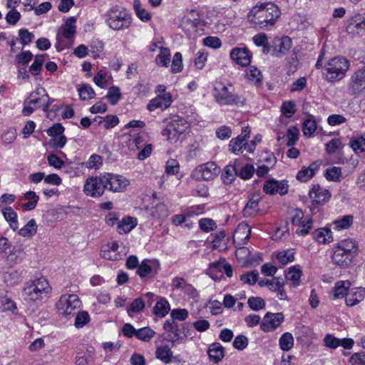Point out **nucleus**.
I'll return each instance as SVG.
<instances>
[{"mask_svg":"<svg viewBox=\"0 0 365 365\" xmlns=\"http://www.w3.org/2000/svg\"><path fill=\"white\" fill-rule=\"evenodd\" d=\"M279 16L280 10L272 2L256 5L248 14L249 21L261 29H269Z\"/></svg>","mask_w":365,"mask_h":365,"instance_id":"f257e3e1","label":"nucleus"},{"mask_svg":"<svg viewBox=\"0 0 365 365\" xmlns=\"http://www.w3.org/2000/svg\"><path fill=\"white\" fill-rule=\"evenodd\" d=\"M357 255V242L353 239H345L333 247L331 261L336 266L346 269L352 265Z\"/></svg>","mask_w":365,"mask_h":365,"instance_id":"f03ea898","label":"nucleus"},{"mask_svg":"<svg viewBox=\"0 0 365 365\" xmlns=\"http://www.w3.org/2000/svg\"><path fill=\"white\" fill-rule=\"evenodd\" d=\"M104 18L108 26L114 31L128 29L132 24L131 15L125 9L117 6L108 9Z\"/></svg>","mask_w":365,"mask_h":365,"instance_id":"7ed1b4c3","label":"nucleus"},{"mask_svg":"<svg viewBox=\"0 0 365 365\" xmlns=\"http://www.w3.org/2000/svg\"><path fill=\"white\" fill-rule=\"evenodd\" d=\"M349 61L344 57L336 56L331 58L325 66L323 75L324 79L334 83L343 79L349 69Z\"/></svg>","mask_w":365,"mask_h":365,"instance_id":"20e7f679","label":"nucleus"},{"mask_svg":"<svg viewBox=\"0 0 365 365\" xmlns=\"http://www.w3.org/2000/svg\"><path fill=\"white\" fill-rule=\"evenodd\" d=\"M76 23L75 17H69L58 30L56 47L58 51L69 48L73 44L76 33Z\"/></svg>","mask_w":365,"mask_h":365,"instance_id":"39448f33","label":"nucleus"},{"mask_svg":"<svg viewBox=\"0 0 365 365\" xmlns=\"http://www.w3.org/2000/svg\"><path fill=\"white\" fill-rule=\"evenodd\" d=\"M212 96L220 106L237 105L240 102V96L234 93L231 84L227 86L222 82L216 83L213 87Z\"/></svg>","mask_w":365,"mask_h":365,"instance_id":"423d86ee","label":"nucleus"},{"mask_svg":"<svg viewBox=\"0 0 365 365\" xmlns=\"http://www.w3.org/2000/svg\"><path fill=\"white\" fill-rule=\"evenodd\" d=\"M188 128L189 124L187 120L180 116H174L162 131V135L170 143H175Z\"/></svg>","mask_w":365,"mask_h":365,"instance_id":"0eeeda50","label":"nucleus"},{"mask_svg":"<svg viewBox=\"0 0 365 365\" xmlns=\"http://www.w3.org/2000/svg\"><path fill=\"white\" fill-rule=\"evenodd\" d=\"M51 291V287L44 277H40L33 281L24 288L26 295L33 301L47 297Z\"/></svg>","mask_w":365,"mask_h":365,"instance_id":"6e6552de","label":"nucleus"},{"mask_svg":"<svg viewBox=\"0 0 365 365\" xmlns=\"http://www.w3.org/2000/svg\"><path fill=\"white\" fill-rule=\"evenodd\" d=\"M81 304L76 294H65L60 297L56 307L58 314L68 317L75 314L76 310L80 308Z\"/></svg>","mask_w":365,"mask_h":365,"instance_id":"1a4fd4ad","label":"nucleus"},{"mask_svg":"<svg viewBox=\"0 0 365 365\" xmlns=\"http://www.w3.org/2000/svg\"><path fill=\"white\" fill-rule=\"evenodd\" d=\"M220 173V168L212 162H208L195 168L191 174L196 181H211Z\"/></svg>","mask_w":365,"mask_h":365,"instance_id":"9d476101","label":"nucleus"},{"mask_svg":"<svg viewBox=\"0 0 365 365\" xmlns=\"http://www.w3.org/2000/svg\"><path fill=\"white\" fill-rule=\"evenodd\" d=\"M53 99L51 98L46 89L43 87H38L31 92L26 98V103L33 104L37 109L42 108L43 111H48Z\"/></svg>","mask_w":365,"mask_h":365,"instance_id":"9b49d317","label":"nucleus"},{"mask_svg":"<svg viewBox=\"0 0 365 365\" xmlns=\"http://www.w3.org/2000/svg\"><path fill=\"white\" fill-rule=\"evenodd\" d=\"M291 214L292 225L298 227L297 233L300 235H307L312 227V218L304 217V212L299 208L294 209Z\"/></svg>","mask_w":365,"mask_h":365,"instance_id":"f8f14e48","label":"nucleus"},{"mask_svg":"<svg viewBox=\"0 0 365 365\" xmlns=\"http://www.w3.org/2000/svg\"><path fill=\"white\" fill-rule=\"evenodd\" d=\"M348 92L356 95L365 91V66L358 68L351 75L347 85Z\"/></svg>","mask_w":365,"mask_h":365,"instance_id":"ddd939ff","label":"nucleus"},{"mask_svg":"<svg viewBox=\"0 0 365 365\" xmlns=\"http://www.w3.org/2000/svg\"><path fill=\"white\" fill-rule=\"evenodd\" d=\"M284 319V317L282 312H267L260 323V328L264 332L272 331L283 322Z\"/></svg>","mask_w":365,"mask_h":365,"instance_id":"4468645a","label":"nucleus"},{"mask_svg":"<svg viewBox=\"0 0 365 365\" xmlns=\"http://www.w3.org/2000/svg\"><path fill=\"white\" fill-rule=\"evenodd\" d=\"M259 287H267L272 292H276L279 300L287 299V294L284 291V283L279 277H274L272 279H262L258 282Z\"/></svg>","mask_w":365,"mask_h":365,"instance_id":"2eb2a0df","label":"nucleus"},{"mask_svg":"<svg viewBox=\"0 0 365 365\" xmlns=\"http://www.w3.org/2000/svg\"><path fill=\"white\" fill-rule=\"evenodd\" d=\"M230 58L237 64L247 66L251 62L252 54L246 47H235L230 51Z\"/></svg>","mask_w":365,"mask_h":365,"instance_id":"dca6fc26","label":"nucleus"},{"mask_svg":"<svg viewBox=\"0 0 365 365\" xmlns=\"http://www.w3.org/2000/svg\"><path fill=\"white\" fill-rule=\"evenodd\" d=\"M309 198L314 204H324L329 201L331 197L329 191L322 187L319 184L314 185L312 189L309 192Z\"/></svg>","mask_w":365,"mask_h":365,"instance_id":"f3484780","label":"nucleus"},{"mask_svg":"<svg viewBox=\"0 0 365 365\" xmlns=\"http://www.w3.org/2000/svg\"><path fill=\"white\" fill-rule=\"evenodd\" d=\"M172 101V95L170 93H163L150 100L147 106V108L150 111H154L157 108L165 110L170 107Z\"/></svg>","mask_w":365,"mask_h":365,"instance_id":"a211bd4d","label":"nucleus"},{"mask_svg":"<svg viewBox=\"0 0 365 365\" xmlns=\"http://www.w3.org/2000/svg\"><path fill=\"white\" fill-rule=\"evenodd\" d=\"M250 233L251 228L247 223L239 224L233 235V242L236 247L245 245L249 240Z\"/></svg>","mask_w":365,"mask_h":365,"instance_id":"6ab92c4d","label":"nucleus"},{"mask_svg":"<svg viewBox=\"0 0 365 365\" xmlns=\"http://www.w3.org/2000/svg\"><path fill=\"white\" fill-rule=\"evenodd\" d=\"M321 163L319 161L311 163L308 167L302 168L297 175V179L300 182H306L311 180L319 171Z\"/></svg>","mask_w":365,"mask_h":365,"instance_id":"aec40b11","label":"nucleus"},{"mask_svg":"<svg viewBox=\"0 0 365 365\" xmlns=\"http://www.w3.org/2000/svg\"><path fill=\"white\" fill-rule=\"evenodd\" d=\"M346 31L351 34H357L365 30V17L360 14L354 15L348 22Z\"/></svg>","mask_w":365,"mask_h":365,"instance_id":"412c9836","label":"nucleus"},{"mask_svg":"<svg viewBox=\"0 0 365 365\" xmlns=\"http://www.w3.org/2000/svg\"><path fill=\"white\" fill-rule=\"evenodd\" d=\"M292 39L288 36L276 38L273 41V53L276 56L285 54L292 47Z\"/></svg>","mask_w":365,"mask_h":365,"instance_id":"4be33fe9","label":"nucleus"},{"mask_svg":"<svg viewBox=\"0 0 365 365\" xmlns=\"http://www.w3.org/2000/svg\"><path fill=\"white\" fill-rule=\"evenodd\" d=\"M127 139V146L130 150H140L144 144L147 143V135L145 133L138 134H130L129 135H125Z\"/></svg>","mask_w":365,"mask_h":365,"instance_id":"5701e85b","label":"nucleus"},{"mask_svg":"<svg viewBox=\"0 0 365 365\" xmlns=\"http://www.w3.org/2000/svg\"><path fill=\"white\" fill-rule=\"evenodd\" d=\"M365 298V289L362 287L354 288L347 294L346 304L347 306H354Z\"/></svg>","mask_w":365,"mask_h":365,"instance_id":"b1692460","label":"nucleus"},{"mask_svg":"<svg viewBox=\"0 0 365 365\" xmlns=\"http://www.w3.org/2000/svg\"><path fill=\"white\" fill-rule=\"evenodd\" d=\"M118 245L116 242L108 245L103 247L101 250V257L108 260H119L122 258V255L118 252Z\"/></svg>","mask_w":365,"mask_h":365,"instance_id":"393cba45","label":"nucleus"},{"mask_svg":"<svg viewBox=\"0 0 365 365\" xmlns=\"http://www.w3.org/2000/svg\"><path fill=\"white\" fill-rule=\"evenodd\" d=\"M350 286L351 283L348 280L337 282L332 290V299H336L343 298L346 294H348L347 291Z\"/></svg>","mask_w":365,"mask_h":365,"instance_id":"a878e982","label":"nucleus"},{"mask_svg":"<svg viewBox=\"0 0 365 365\" xmlns=\"http://www.w3.org/2000/svg\"><path fill=\"white\" fill-rule=\"evenodd\" d=\"M208 355L213 362L218 363L225 356L223 346L220 343L212 344L208 349Z\"/></svg>","mask_w":365,"mask_h":365,"instance_id":"bb28decb","label":"nucleus"},{"mask_svg":"<svg viewBox=\"0 0 365 365\" xmlns=\"http://www.w3.org/2000/svg\"><path fill=\"white\" fill-rule=\"evenodd\" d=\"M349 145L356 153H365V133L353 136L349 142Z\"/></svg>","mask_w":365,"mask_h":365,"instance_id":"cd10ccee","label":"nucleus"},{"mask_svg":"<svg viewBox=\"0 0 365 365\" xmlns=\"http://www.w3.org/2000/svg\"><path fill=\"white\" fill-rule=\"evenodd\" d=\"M106 188L105 184H84L83 191L87 196L97 197L103 195Z\"/></svg>","mask_w":365,"mask_h":365,"instance_id":"c85d7f7f","label":"nucleus"},{"mask_svg":"<svg viewBox=\"0 0 365 365\" xmlns=\"http://www.w3.org/2000/svg\"><path fill=\"white\" fill-rule=\"evenodd\" d=\"M260 199L261 197L259 194H255L252 196L243 210L244 216L250 217L257 213Z\"/></svg>","mask_w":365,"mask_h":365,"instance_id":"c756f323","label":"nucleus"},{"mask_svg":"<svg viewBox=\"0 0 365 365\" xmlns=\"http://www.w3.org/2000/svg\"><path fill=\"white\" fill-rule=\"evenodd\" d=\"M314 238L321 244H327L332 242L333 237L331 232L328 228H321L313 232Z\"/></svg>","mask_w":365,"mask_h":365,"instance_id":"7c9ffc66","label":"nucleus"},{"mask_svg":"<svg viewBox=\"0 0 365 365\" xmlns=\"http://www.w3.org/2000/svg\"><path fill=\"white\" fill-rule=\"evenodd\" d=\"M31 182H40L44 180V182H60L61 178L56 174H51L45 176L43 173H36L29 175Z\"/></svg>","mask_w":365,"mask_h":365,"instance_id":"2f4dec72","label":"nucleus"},{"mask_svg":"<svg viewBox=\"0 0 365 365\" xmlns=\"http://www.w3.org/2000/svg\"><path fill=\"white\" fill-rule=\"evenodd\" d=\"M1 212L6 220L9 222L10 227L14 231L16 230L19 224L16 212L11 207H5L2 208Z\"/></svg>","mask_w":365,"mask_h":365,"instance_id":"473e14b6","label":"nucleus"},{"mask_svg":"<svg viewBox=\"0 0 365 365\" xmlns=\"http://www.w3.org/2000/svg\"><path fill=\"white\" fill-rule=\"evenodd\" d=\"M111 78V76L108 72L101 70L94 76L93 81L97 86L104 89L108 86Z\"/></svg>","mask_w":365,"mask_h":365,"instance_id":"72a5a7b5","label":"nucleus"},{"mask_svg":"<svg viewBox=\"0 0 365 365\" xmlns=\"http://www.w3.org/2000/svg\"><path fill=\"white\" fill-rule=\"evenodd\" d=\"M247 143L241 138L236 137L232 138L229 143V150L235 154L240 155L245 150Z\"/></svg>","mask_w":365,"mask_h":365,"instance_id":"f704fd0d","label":"nucleus"},{"mask_svg":"<svg viewBox=\"0 0 365 365\" xmlns=\"http://www.w3.org/2000/svg\"><path fill=\"white\" fill-rule=\"evenodd\" d=\"M136 225V220L133 217H128L118 222L117 230L120 234H125L134 228Z\"/></svg>","mask_w":365,"mask_h":365,"instance_id":"c9c22d12","label":"nucleus"},{"mask_svg":"<svg viewBox=\"0 0 365 365\" xmlns=\"http://www.w3.org/2000/svg\"><path fill=\"white\" fill-rule=\"evenodd\" d=\"M171 53L168 48L160 47V53L155 58L156 63L163 67H168L170 63Z\"/></svg>","mask_w":365,"mask_h":365,"instance_id":"e433bc0d","label":"nucleus"},{"mask_svg":"<svg viewBox=\"0 0 365 365\" xmlns=\"http://www.w3.org/2000/svg\"><path fill=\"white\" fill-rule=\"evenodd\" d=\"M302 270L297 267H291L288 269L285 274L287 281H290L294 286H298L300 283Z\"/></svg>","mask_w":365,"mask_h":365,"instance_id":"4c0bfd02","label":"nucleus"},{"mask_svg":"<svg viewBox=\"0 0 365 365\" xmlns=\"http://www.w3.org/2000/svg\"><path fill=\"white\" fill-rule=\"evenodd\" d=\"M133 9L136 16L143 21L147 22L150 20L151 14L145 9L141 4L140 0H135L133 1Z\"/></svg>","mask_w":365,"mask_h":365,"instance_id":"58836bf2","label":"nucleus"},{"mask_svg":"<svg viewBox=\"0 0 365 365\" xmlns=\"http://www.w3.org/2000/svg\"><path fill=\"white\" fill-rule=\"evenodd\" d=\"M156 357L165 364L172 361L173 352L168 346H160L157 348Z\"/></svg>","mask_w":365,"mask_h":365,"instance_id":"ea45409f","label":"nucleus"},{"mask_svg":"<svg viewBox=\"0 0 365 365\" xmlns=\"http://www.w3.org/2000/svg\"><path fill=\"white\" fill-rule=\"evenodd\" d=\"M245 78L253 83L261 82L262 75L260 71L255 66H252L245 70Z\"/></svg>","mask_w":365,"mask_h":365,"instance_id":"a19ab883","label":"nucleus"},{"mask_svg":"<svg viewBox=\"0 0 365 365\" xmlns=\"http://www.w3.org/2000/svg\"><path fill=\"white\" fill-rule=\"evenodd\" d=\"M77 90L80 98L83 101L93 98L96 94L93 88L88 84L79 85Z\"/></svg>","mask_w":365,"mask_h":365,"instance_id":"79ce46f5","label":"nucleus"},{"mask_svg":"<svg viewBox=\"0 0 365 365\" xmlns=\"http://www.w3.org/2000/svg\"><path fill=\"white\" fill-rule=\"evenodd\" d=\"M354 222V217L352 215H345L339 220L334 221L333 225L334 229L339 231L344 229H348L351 226Z\"/></svg>","mask_w":365,"mask_h":365,"instance_id":"37998d69","label":"nucleus"},{"mask_svg":"<svg viewBox=\"0 0 365 365\" xmlns=\"http://www.w3.org/2000/svg\"><path fill=\"white\" fill-rule=\"evenodd\" d=\"M98 182H124L125 178L120 175H115L110 173H105L99 176Z\"/></svg>","mask_w":365,"mask_h":365,"instance_id":"c03bdc74","label":"nucleus"},{"mask_svg":"<svg viewBox=\"0 0 365 365\" xmlns=\"http://www.w3.org/2000/svg\"><path fill=\"white\" fill-rule=\"evenodd\" d=\"M150 212L154 217L158 219L167 217L169 215L168 207L163 203H158L155 206L152 207Z\"/></svg>","mask_w":365,"mask_h":365,"instance_id":"a18cd8bd","label":"nucleus"},{"mask_svg":"<svg viewBox=\"0 0 365 365\" xmlns=\"http://www.w3.org/2000/svg\"><path fill=\"white\" fill-rule=\"evenodd\" d=\"M317 129V123L314 116L309 115L308 118L303 123L302 131L304 135L311 136Z\"/></svg>","mask_w":365,"mask_h":365,"instance_id":"49530a36","label":"nucleus"},{"mask_svg":"<svg viewBox=\"0 0 365 365\" xmlns=\"http://www.w3.org/2000/svg\"><path fill=\"white\" fill-rule=\"evenodd\" d=\"M169 311V303L163 299H161L160 301H158L153 309L154 314L160 317H165Z\"/></svg>","mask_w":365,"mask_h":365,"instance_id":"de8ad7c7","label":"nucleus"},{"mask_svg":"<svg viewBox=\"0 0 365 365\" xmlns=\"http://www.w3.org/2000/svg\"><path fill=\"white\" fill-rule=\"evenodd\" d=\"M324 175L328 181H339L341 177V169L339 167L332 166L328 168Z\"/></svg>","mask_w":365,"mask_h":365,"instance_id":"09e8293b","label":"nucleus"},{"mask_svg":"<svg viewBox=\"0 0 365 365\" xmlns=\"http://www.w3.org/2000/svg\"><path fill=\"white\" fill-rule=\"evenodd\" d=\"M37 225L34 219L30 220L27 224L19 231V234L22 237H31L36 234Z\"/></svg>","mask_w":365,"mask_h":365,"instance_id":"8fccbe9b","label":"nucleus"},{"mask_svg":"<svg viewBox=\"0 0 365 365\" xmlns=\"http://www.w3.org/2000/svg\"><path fill=\"white\" fill-rule=\"evenodd\" d=\"M294 252L293 250H287L279 252L276 257L283 265L292 262L294 260Z\"/></svg>","mask_w":365,"mask_h":365,"instance_id":"3c124183","label":"nucleus"},{"mask_svg":"<svg viewBox=\"0 0 365 365\" xmlns=\"http://www.w3.org/2000/svg\"><path fill=\"white\" fill-rule=\"evenodd\" d=\"M180 26L187 35H190L192 32L195 31L197 21L196 20H192L187 17H184L181 20Z\"/></svg>","mask_w":365,"mask_h":365,"instance_id":"603ef678","label":"nucleus"},{"mask_svg":"<svg viewBox=\"0 0 365 365\" xmlns=\"http://www.w3.org/2000/svg\"><path fill=\"white\" fill-rule=\"evenodd\" d=\"M238 175V172L234 165H227L224 168V172L222 174V179L223 181H230L232 182L235 177Z\"/></svg>","mask_w":365,"mask_h":365,"instance_id":"864d4df0","label":"nucleus"},{"mask_svg":"<svg viewBox=\"0 0 365 365\" xmlns=\"http://www.w3.org/2000/svg\"><path fill=\"white\" fill-rule=\"evenodd\" d=\"M145 307V302L142 298L135 299L130 307L127 308V312L129 316L132 317L133 313L140 312Z\"/></svg>","mask_w":365,"mask_h":365,"instance_id":"5fc2aeb1","label":"nucleus"},{"mask_svg":"<svg viewBox=\"0 0 365 365\" xmlns=\"http://www.w3.org/2000/svg\"><path fill=\"white\" fill-rule=\"evenodd\" d=\"M294 344V338L290 333L284 334L279 339V346L283 351L290 350Z\"/></svg>","mask_w":365,"mask_h":365,"instance_id":"6e6d98bb","label":"nucleus"},{"mask_svg":"<svg viewBox=\"0 0 365 365\" xmlns=\"http://www.w3.org/2000/svg\"><path fill=\"white\" fill-rule=\"evenodd\" d=\"M106 97L111 105L117 104L121 98V93L119 87L111 86L108 91Z\"/></svg>","mask_w":365,"mask_h":365,"instance_id":"4d7b16f0","label":"nucleus"},{"mask_svg":"<svg viewBox=\"0 0 365 365\" xmlns=\"http://www.w3.org/2000/svg\"><path fill=\"white\" fill-rule=\"evenodd\" d=\"M34 38L33 33L26 29H21L19 30V41L23 46L29 45Z\"/></svg>","mask_w":365,"mask_h":365,"instance_id":"13d9d810","label":"nucleus"},{"mask_svg":"<svg viewBox=\"0 0 365 365\" xmlns=\"http://www.w3.org/2000/svg\"><path fill=\"white\" fill-rule=\"evenodd\" d=\"M247 304L253 311H259L264 308L265 302L259 297H252L248 299Z\"/></svg>","mask_w":365,"mask_h":365,"instance_id":"bf43d9fd","label":"nucleus"},{"mask_svg":"<svg viewBox=\"0 0 365 365\" xmlns=\"http://www.w3.org/2000/svg\"><path fill=\"white\" fill-rule=\"evenodd\" d=\"M103 48L104 45L101 41L98 39H94L91 41L88 48L93 54V57L96 58L98 57L99 53L103 51Z\"/></svg>","mask_w":365,"mask_h":365,"instance_id":"052dcab7","label":"nucleus"},{"mask_svg":"<svg viewBox=\"0 0 365 365\" xmlns=\"http://www.w3.org/2000/svg\"><path fill=\"white\" fill-rule=\"evenodd\" d=\"M67 142V138L65 135H61L51 138L48 144L50 148L53 149H60L64 147Z\"/></svg>","mask_w":365,"mask_h":365,"instance_id":"680f3d73","label":"nucleus"},{"mask_svg":"<svg viewBox=\"0 0 365 365\" xmlns=\"http://www.w3.org/2000/svg\"><path fill=\"white\" fill-rule=\"evenodd\" d=\"M255 172V169L252 165L246 164L238 172V175L243 180H247L250 179Z\"/></svg>","mask_w":365,"mask_h":365,"instance_id":"e2e57ef3","label":"nucleus"},{"mask_svg":"<svg viewBox=\"0 0 365 365\" xmlns=\"http://www.w3.org/2000/svg\"><path fill=\"white\" fill-rule=\"evenodd\" d=\"M299 129L294 126L287 130L286 135L287 146H292L296 143L299 138Z\"/></svg>","mask_w":365,"mask_h":365,"instance_id":"0e129e2a","label":"nucleus"},{"mask_svg":"<svg viewBox=\"0 0 365 365\" xmlns=\"http://www.w3.org/2000/svg\"><path fill=\"white\" fill-rule=\"evenodd\" d=\"M90 321V316L87 312H78L75 319V327L76 328H81L87 324Z\"/></svg>","mask_w":365,"mask_h":365,"instance_id":"69168bd1","label":"nucleus"},{"mask_svg":"<svg viewBox=\"0 0 365 365\" xmlns=\"http://www.w3.org/2000/svg\"><path fill=\"white\" fill-rule=\"evenodd\" d=\"M21 252L20 248L17 247H10L7 250V254H4L6 256L7 261L11 264H16L18 262L21 261L19 258V255Z\"/></svg>","mask_w":365,"mask_h":365,"instance_id":"338daca9","label":"nucleus"},{"mask_svg":"<svg viewBox=\"0 0 365 365\" xmlns=\"http://www.w3.org/2000/svg\"><path fill=\"white\" fill-rule=\"evenodd\" d=\"M21 18V15L16 9H10L5 16L6 23L11 26H15Z\"/></svg>","mask_w":365,"mask_h":365,"instance_id":"774afa93","label":"nucleus"}]
</instances>
